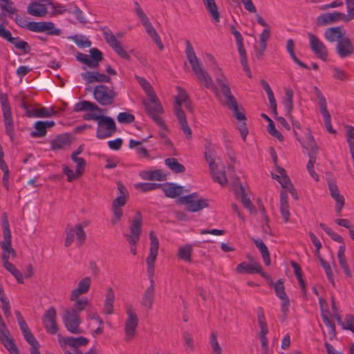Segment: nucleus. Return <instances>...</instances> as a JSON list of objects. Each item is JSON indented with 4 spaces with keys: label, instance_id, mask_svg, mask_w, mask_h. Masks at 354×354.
<instances>
[{
    "label": "nucleus",
    "instance_id": "f704fd0d",
    "mask_svg": "<svg viewBox=\"0 0 354 354\" xmlns=\"http://www.w3.org/2000/svg\"><path fill=\"white\" fill-rule=\"evenodd\" d=\"M301 143L303 147L307 151L308 156H310L311 154H317L318 147L315 143L313 136L310 133L306 134L305 140L301 142Z\"/></svg>",
    "mask_w": 354,
    "mask_h": 354
},
{
    "label": "nucleus",
    "instance_id": "f03ea898",
    "mask_svg": "<svg viewBox=\"0 0 354 354\" xmlns=\"http://www.w3.org/2000/svg\"><path fill=\"white\" fill-rule=\"evenodd\" d=\"M209 61L212 62V71L214 72L216 82L220 87L221 91L225 98V104L230 109L236 118L241 122H243L245 119V115L240 112L235 98L231 93L230 88L227 85V79L224 75L222 69L216 63L215 59L212 55H208Z\"/></svg>",
    "mask_w": 354,
    "mask_h": 354
},
{
    "label": "nucleus",
    "instance_id": "c756f323",
    "mask_svg": "<svg viewBox=\"0 0 354 354\" xmlns=\"http://www.w3.org/2000/svg\"><path fill=\"white\" fill-rule=\"evenodd\" d=\"M284 96L282 97L281 102L284 106L286 115L291 118V112L293 109V91L290 88L284 89Z\"/></svg>",
    "mask_w": 354,
    "mask_h": 354
},
{
    "label": "nucleus",
    "instance_id": "c85d7f7f",
    "mask_svg": "<svg viewBox=\"0 0 354 354\" xmlns=\"http://www.w3.org/2000/svg\"><path fill=\"white\" fill-rule=\"evenodd\" d=\"M345 251H346V248H345L344 245H341L339 247L337 254V259H338L339 266L342 269L346 277L351 278V277H352L353 274H352V272L347 263V261H346V259L345 257Z\"/></svg>",
    "mask_w": 354,
    "mask_h": 354
},
{
    "label": "nucleus",
    "instance_id": "4468645a",
    "mask_svg": "<svg viewBox=\"0 0 354 354\" xmlns=\"http://www.w3.org/2000/svg\"><path fill=\"white\" fill-rule=\"evenodd\" d=\"M91 56L82 53H77L76 59L90 68H96L99 65V62L102 60L103 56L102 52L97 48H91L90 50Z\"/></svg>",
    "mask_w": 354,
    "mask_h": 354
},
{
    "label": "nucleus",
    "instance_id": "f3484780",
    "mask_svg": "<svg viewBox=\"0 0 354 354\" xmlns=\"http://www.w3.org/2000/svg\"><path fill=\"white\" fill-rule=\"evenodd\" d=\"M309 45L313 52L321 59L326 60L328 50L325 44L313 33H308Z\"/></svg>",
    "mask_w": 354,
    "mask_h": 354
},
{
    "label": "nucleus",
    "instance_id": "79ce46f5",
    "mask_svg": "<svg viewBox=\"0 0 354 354\" xmlns=\"http://www.w3.org/2000/svg\"><path fill=\"white\" fill-rule=\"evenodd\" d=\"M3 266L15 277L18 283L21 284L24 283V276L22 273L15 267V265L10 263L9 260L3 261Z\"/></svg>",
    "mask_w": 354,
    "mask_h": 354
},
{
    "label": "nucleus",
    "instance_id": "49530a36",
    "mask_svg": "<svg viewBox=\"0 0 354 354\" xmlns=\"http://www.w3.org/2000/svg\"><path fill=\"white\" fill-rule=\"evenodd\" d=\"M71 301H74L73 308L71 309V311H75L76 313L83 311L89 305V300L86 298L77 297L75 299H70Z\"/></svg>",
    "mask_w": 354,
    "mask_h": 354
},
{
    "label": "nucleus",
    "instance_id": "0eeeda50",
    "mask_svg": "<svg viewBox=\"0 0 354 354\" xmlns=\"http://www.w3.org/2000/svg\"><path fill=\"white\" fill-rule=\"evenodd\" d=\"M142 217L140 212H137L133 218L130 226L129 232L124 234L128 242L132 254H137V244L139 242L142 232Z\"/></svg>",
    "mask_w": 354,
    "mask_h": 354
},
{
    "label": "nucleus",
    "instance_id": "473e14b6",
    "mask_svg": "<svg viewBox=\"0 0 354 354\" xmlns=\"http://www.w3.org/2000/svg\"><path fill=\"white\" fill-rule=\"evenodd\" d=\"M1 247L2 249V261L9 260L10 255L13 258L16 257V252L11 245V238H3V240L1 242Z\"/></svg>",
    "mask_w": 354,
    "mask_h": 354
},
{
    "label": "nucleus",
    "instance_id": "680f3d73",
    "mask_svg": "<svg viewBox=\"0 0 354 354\" xmlns=\"http://www.w3.org/2000/svg\"><path fill=\"white\" fill-rule=\"evenodd\" d=\"M209 344L212 349V354H222V349L217 341L216 335L212 333L209 338Z\"/></svg>",
    "mask_w": 354,
    "mask_h": 354
},
{
    "label": "nucleus",
    "instance_id": "5701e85b",
    "mask_svg": "<svg viewBox=\"0 0 354 354\" xmlns=\"http://www.w3.org/2000/svg\"><path fill=\"white\" fill-rule=\"evenodd\" d=\"M346 15L342 12H333L321 15L317 18V24L319 26H325L339 21H344Z\"/></svg>",
    "mask_w": 354,
    "mask_h": 354
},
{
    "label": "nucleus",
    "instance_id": "a18cd8bd",
    "mask_svg": "<svg viewBox=\"0 0 354 354\" xmlns=\"http://www.w3.org/2000/svg\"><path fill=\"white\" fill-rule=\"evenodd\" d=\"M69 144L67 135H59L50 141L51 149L57 150L63 149Z\"/></svg>",
    "mask_w": 354,
    "mask_h": 354
},
{
    "label": "nucleus",
    "instance_id": "72a5a7b5",
    "mask_svg": "<svg viewBox=\"0 0 354 354\" xmlns=\"http://www.w3.org/2000/svg\"><path fill=\"white\" fill-rule=\"evenodd\" d=\"M115 301V294L112 288H109L106 290L104 305V313L111 315L113 313V303Z\"/></svg>",
    "mask_w": 354,
    "mask_h": 354
},
{
    "label": "nucleus",
    "instance_id": "69168bd1",
    "mask_svg": "<svg viewBox=\"0 0 354 354\" xmlns=\"http://www.w3.org/2000/svg\"><path fill=\"white\" fill-rule=\"evenodd\" d=\"M347 15H346L345 21H348L354 19V0H346Z\"/></svg>",
    "mask_w": 354,
    "mask_h": 354
},
{
    "label": "nucleus",
    "instance_id": "bb28decb",
    "mask_svg": "<svg viewBox=\"0 0 354 354\" xmlns=\"http://www.w3.org/2000/svg\"><path fill=\"white\" fill-rule=\"evenodd\" d=\"M82 78L88 83L109 82L111 78L104 74L96 71H87L82 73Z\"/></svg>",
    "mask_w": 354,
    "mask_h": 354
},
{
    "label": "nucleus",
    "instance_id": "8fccbe9b",
    "mask_svg": "<svg viewBox=\"0 0 354 354\" xmlns=\"http://www.w3.org/2000/svg\"><path fill=\"white\" fill-rule=\"evenodd\" d=\"M10 43L17 49L21 50L24 53H28L31 50L29 44L26 41L21 40L19 37H14V40Z\"/></svg>",
    "mask_w": 354,
    "mask_h": 354
},
{
    "label": "nucleus",
    "instance_id": "9d476101",
    "mask_svg": "<svg viewBox=\"0 0 354 354\" xmlns=\"http://www.w3.org/2000/svg\"><path fill=\"white\" fill-rule=\"evenodd\" d=\"M115 132L116 124L114 120L103 115L97 122L96 137L99 139H105L112 136Z\"/></svg>",
    "mask_w": 354,
    "mask_h": 354
},
{
    "label": "nucleus",
    "instance_id": "0e129e2a",
    "mask_svg": "<svg viewBox=\"0 0 354 354\" xmlns=\"http://www.w3.org/2000/svg\"><path fill=\"white\" fill-rule=\"evenodd\" d=\"M2 227H3V238H11V232L10 230V225L7 217V214L3 213L2 215Z\"/></svg>",
    "mask_w": 354,
    "mask_h": 354
},
{
    "label": "nucleus",
    "instance_id": "6ab92c4d",
    "mask_svg": "<svg viewBox=\"0 0 354 354\" xmlns=\"http://www.w3.org/2000/svg\"><path fill=\"white\" fill-rule=\"evenodd\" d=\"M276 172L277 174L272 173V178L277 180L283 188L286 189L290 193L292 196L297 199V192L287 176L285 169L279 166H277Z\"/></svg>",
    "mask_w": 354,
    "mask_h": 354
},
{
    "label": "nucleus",
    "instance_id": "2f4dec72",
    "mask_svg": "<svg viewBox=\"0 0 354 354\" xmlns=\"http://www.w3.org/2000/svg\"><path fill=\"white\" fill-rule=\"evenodd\" d=\"M88 110L96 111L100 113H102L104 111V109L97 106L95 104L89 101L83 100L75 104L74 111L75 112H81Z\"/></svg>",
    "mask_w": 354,
    "mask_h": 354
},
{
    "label": "nucleus",
    "instance_id": "c9c22d12",
    "mask_svg": "<svg viewBox=\"0 0 354 354\" xmlns=\"http://www.w3.org/2000/svg\"><path fill=\"white\" fill-rule=\"evenodd\" d=\"M236 194L237 197L241 198L243 206L248 209L251 214L255 212V208L252 204L250 198L248 197V194L245 192L242 185H240V187L237 189L236 191Z\"/></svg>",
    "mask_w": 354,
    "mask_h": 354
},
{
    "label": "nucleus",
    "instance_id": "2eb2a0df",
    "mask_svg": "<svg viewBox=\"0 0 354 354\" xmlns=\"http://www.w3.org/2000/svg\"><path fill=\"white\" fill-rule=\"evenodd\" d=\"M86 237V233L84 230L81 229V227H77V225H75L74 227H68L66 230L64 245L66 247H68L75 238L76 243L77 245L81 246L85 242Z\"/></svg>",
    "mask_w": 354,
    "mask_h": 354
},
{
    "label": "nucleus",
    "instance_id": "3c124183",
    "mask_svg": "<svg viewBox=\"0 0 354 354\" xmlns=\"http://www.w3.org/2000/svg\"><path fill=\"white\" fill-rule=\"evenodd\" d=\"M319 262L321 263L322 267L325 271L326 275L327 277L329 282L334 286H335V280L333 278V274L330 264L322 259L321 257H318Z\"/></svg>",
    "mask_w": 354,
    "mask_h": 354
},
{
    "label": "nucleus",
    "instance_id": "39448f33",
    "mask_svg": "<svg viewBox=\"0 0 354 354\" xmlns=\"http://www.w3.org/2000/svg\"><path fill=\"white\" fill-rule=\"evenodd\" d=\"M191 186L178 185V204L185 206V208L192 212H199L208 206L207 200L200 197L197 193H192L183 196L184 193L189 192Z\"/></svg>",
    "mask_w": 354,
    "mask_h": 354
},
{
    "label": "nucleus",
    "instance_id": "5fc2aeb1",
    "mask_svg": "<svg viewBox=\"0 0 354 354\" xmlns=\"http://www.w3.org/2000/svg\"><path fill=\"white\" fill-rule=\"evenodd\" d=\"M68 38L73 40L77 46L80 48L90 47L91 46V42L82 35H75L74 36H71Z\"/></svg>",
    "mask_w": 354,
    "mask_h": 354
},
{
    "label": "nucleus",
    "instance_id": "338daca9",
    "mask_svg": "<svg viewBox=\"0 0 354 354\" xmlns=\"http://www.w3.org/2000/svg\"><path fill=\"white\" fill-rule=\"evenodd\" d=\"M140 83L142 87L143 88V89L145 90V91L146 92L147 97H155L156 93L153 91L152 87L150 85V84L147 80H145V79H141L140 81Z\"/></svg>",
    "mask_w": 354,
    "mask_h": 354
},
{
    "label": "nucleus",
    "instance_id": "f257e3e1",
    "mask_svg": "<svg viewBox=\"0 0 354 354\" xmlns=\"http://www.w3.org/2000/svg\"><path fill=\"white\" fill-rule=\"evenodd\" d=\"M150 248L149 253L146 259L147 266V273L150 280L149 286L145 290L143 297L142 298L141 304L149 309L152 308L154 300L155 286L153 277L154 274V263L156 261L158 249L159 241L153 231L149 232Z\"/></svg>",
    "mask_w": 354,
    "mask_h": 354
},
{
    "label": "nucleus",
    "instance_id": "e433bc0d",
    "mask_svg": "<svg viewBox=\"0 0 354 354\" xmlns=\"http://www.w3.org/2000/svg\"><path fill=\"white\" fill-rule=\"evenodd\" d=\"M315 95H316V97L317 99V103L319 108L320 113L322 114V117H326L328 115H330L329 112L327 110V103L326 100L322 93L321 91L317 88H314Z\"/></svg>",
    "mask_w": 354,
    "mask_h": 354
},
{
    "label": "nucleus",
    "instance_id": "37998d69",
    "mask_svg": "<svg viewBox=\"0 0 354 354\" xmlns=\"http://www.w3.org/2000/svg\"><path fill=\"white\" fill-rule=\"evenodd\" d=\"M253 241H254L255 245L259 250V251L261 254V256H262V259H263L265 264L266 266H270V253H269L267 246L260 239H254Z\"/></svg>",
    "mask_w": 354,
    "mask_h": 354
},
{
    "label": "nucleus",
    "instance_id": "c03bdc74",
    "mask_svg": "<svg viewBox=\"0 0 354 354\" xmlns=\"http://www.w3.org/2000/svg\"><path fill=\"white\" fill-rule=\"evenodd\" d=\"M294 48H295L294 41L291 39H288L286 41V50H287L288 53H289L291 59L293 60V62L295 64H297L300 67H301L303 68H306V69L308 68V66L306 64H304V62L300 61L296 57L295 52H294Z\"/></svg>",
    "mask_w": 354,
    "mask_h": 354
},
{
    "label": "nucleus",
    "instance_id": "774afa93",
    "mask_svg": "<svg viewBox=\"0 0 354 354\" xmlns=\"http://www.w3.org/2000/svg\"><path fill=\"white\" fill-rule=\"evenodd\" d=\"M342 326L344 328L350 330L354 333V316L347 315Z\"/></svg>",
    "mask_w": 354,
    "mask_h": 354
},
{
    "label": "nucleus",
    "instance_id": "603ef678",
    "mask_svg": "<svg viewBox=\"0 0 354 354\" xmlns=\"http://www.w3.org/2000/svg\"><path fill=\"white\" fill-rule=\"evenodd\" d=\"M35 131L30 132V136L33 138L43 137L46 134V130L44 121H37L35 123Z\"/></svg>",
    "mask_w": 354,
    "mask_h": 354
},
{
    "label": "nucleus",
    "instance_id": "f8f14e48",
    "mask_svg": "<svg viewBox=\"0 0 354 354\" xmlns=\"http://www.w3.org/2000/svg\"><path fill=\"white\" fill-rule=\"evenodd\" d=\"M63 322L67 330L73 334H81L82 330L80 327L81 319L75 311L66 310L63 315Z\"/></svg>",
    "mask_w": 354,
    "mask_h": 354
},
{
    "label": "nucleus",
    "instance_id": "cd10ccee",
    "mask_svg": "<svg viewBox=\"0 0 354 354\" xmlns=\"http://www.w3.org/2000/svg\"><path fill=\"white\" fill-rule=\"evenodd\" d=\"M141 24L145 27L146 32L149 35V36L153 39V41L156 44L160 49L163 48V45L161 42L160 37L158 36L156 30L154 29L151 23L149 21L147 17L144 19L140 20Z\"/></svg>",
    "mask_w": 354,
    "mask_h": 354
},
{
    "label": "nucleus",
    "instance_id": "20e7f679",
    "mask_svg": "<svg viewBox=\"0 0 354 354\" xmlns=\"http://www.w3.org/2000/svg\"><path fill=\"white\" fill-rule=\"evenodd\" d=\"M15 23L21 28L36 32H46L49 35H59L61 30L55 28L51 21H28L24 15L17 14L15 17Z\"/></svg>",
    "mask_w": 354,
    "mask_h": 354
},
{
    "label": "nucleus",
    "instance_id": "de8ad7c7",
    "mask_svg": "<svg viewBox=\"0 0 354 354\" xmlns=\"http://www.w3.org/2000/svg\"><path fill=\"white\" fill-rule=\"evenodd\" d=\"M162 192L166 197L175 198L177 197V185L172 183H163Z\"/></svg>",
    "mask_w": 354,
    "mask_h": 354
},
{
    "label": "nucleus",
    "instance_id": "ddd939ff",
    "mask_svg": "<svg viewBox=\"0 0 354 354\" xmlns=\"http://www.w3.org/2000/svg\"><path fill=\"white\" fill-rule=\"evenodd\" d=\"M148 102H144L147 113L151 117V118L159 126H162L163 121L159 116V114L162 111V108L160 104L158 102L156 95H155L154 97H148Z\"/></svg>",
    "mask_w": 354,
    "mask_h": 354
},
{
    "label": "nucleus",
    "instance_id": "4c0bfd02",
    "mask_svg": "<svg viewBox=\"0 0 354 354\" xmlns=\"http://www.w3.org/2000/svg\"><path fill=\"white\" fill-rule=\"evenodd\" d=\"M5 17L6 14L1 12L0 14V37L10 43L14 40V37L12 36L11 32L5 27L8 24V21Z\"/></svg>",
    "mask_w": 354,
    "mask_h": 354
},
{
    "label": "nucleus",
    "instance_id": "09e8293b",
    "mask_svg": "<svg viewBox=\"0 0 354 354\" xmlns=\"http://www.w3.org/2000/svg\"><path fill=\"white\" fill-rule=\"evenodd\" d=\"M309 160L308 161L306 169L310 176L316 181H318L319 178L318 174L315 171L314 167L317 161V155L311 154L308 156Z\"/></svg>",
    "mask_w": 354,
    "mask_h": 354
},
{
    "label": "nucleus",
    "instance_id": "e2e57ef3",
    "mask_svg": "<svg viewBox=\"0 0 354 354\" xmlns=\"http://www.w3.org/2000/svg\"><path fill=\"white\" fill-rule=\"evenodd\" d=\"M63 172L67 176V180L68 182H72L80 177L82 174H77V170L74 172L72 169H71L68 166L64 165H63Z\"/></svg>",
    "mask_w": 354,
    "mask_h": 354
},
{
    "label": "nucleus",
    "instance_id": "423d86ee",
    "mask_svg": "<svg viewBox=\"0 0 354 354\" xmlns=\"http://www.w3.org/2000/svg\"><path fill=\"white\" fill-rule=\"evenodd\" d=\"M179 107H183L188 111L192 109V102L186 91L178 87V126L187 140L191 139L192 131L186 122L185 115Z\"/></svg>",
    "mask_w": 354,
    "mask_h": 354
},
{
    "label": "nucleus",
    "instance_id": "a211bd4d",
    "mask_svg": "<svg viewBox=\"0 0 354 354\" xmlns=\"http://www.w3.org/2000/svg\"><path fill=\"white\" fill-rule=\"evenodd\" d=\"M56 319L57 313L54 307L48 308L44 315L43 324L46 331L50 334L54 335L58 331Z\"/></svg>",
    "mask_w": 354,
    "mask_h": 354
},
{
    "label": "nucleus",
    "instance_id": "4be33fe9",
    "mask_svg": "<svg viewBox=\"0 0 354 354\" xmlns=\"http://www.w3.org/2000/svg\"><path fill=\"white\" fill-rule=\"evenodd\" d=\"M92 279L91 277L82 278L77 283L70 295V299H75L80 295L87 293L91 286Z\"/></svg>",
    "mask_w": 354,
    "mask_h": 354
},
{
    "label": "nucleus",
    "instance_id": "bf43d9fd",
    "mask_svg": "<svg viewBox=\"0 0 354 354\" xmlns=\"http://www.w3.org/2000/svg\"><path fill=\"white\" fill-rule=\"evenodd\" d=\"M117 120L121 124H131L134 121L135 117L129 113L121 112L118 115Z\"/></svg>",
    "mask_w": 354,
    "mask_h": 354
},
{
    "label": "nucleus",
    "instance_id": "b1692460",
    "mask_svg": "<svg viewBox=\"0 0 354 354\" xmlns=\"http://www.w3.org/2000/svg\"><path fill=\"white\" fill-rule=\"evenodd\" d=\"M337 53L342 58L350 56L354 53V46L347 37H344L337 44Z\"/></svg>",
    "mask_w": 354,
    "mask_h": 354
},
{
    "label": "nucleus",
    "instance_id": "9b49d317",
    "mask_svg": "<svg viewBox=\"0 0 354 354\" xmlns=\"http://www.w3.org/2000/svg\"><path fill=\"white\" fill-rule=\"evenodd\" d=\"M95 100L102 106L112 104L116 96V93L103 84L97 85L93 91Z\"/></svg>",
    "mask_w": 354,
    "mask_h": 354
},
{
    "label": "nucleus",
    "instance_id": "a19ab883",
    "mask_svg": "<svg viewBox=\"0 0 354 354\" xmlns=\"http://www.w3.org/2000/svg\"><path fill=\"white\" fill-rule=\"evenodd\" d=\"M205 8L216 22L220 21V14L215 0H202Z\"/></svg>",
    "mask_w": 354,
    "mask_h": 354
},
{
    "label": "nucleus",
    "instance_id": "7ed1b4c3",
    "mask_svg": "<svg viewBox=\"0 0 354 354\" xmlns=\"http://www.w3.org/2000/svg\"><path fill=\"white\" fill-rule=\"evenodd\" d=\"M186 50L185 53L187 59L192 67V69L197 77L198 81L207 88L214 90L215 86L213 80L207 71H205L201 66V64L196 56L194 48L189 41H185Z\"/></svg>",
    "mask_w": 354,
    "mask_h": 354
},
{
    "label": "nucleus",
    "instance_id": "6e6552de",
    "mask_svg": "<svg viewBox=\"0 0 354 354\" xmlns=\"http://www.w3.org/2000/svg\"><path fill=\"white\" fill-rule=\"evenodd\" d=\"M125 313L127 318L124 321V340L127 342H131L136 335V330L138 326L139 319L131 304L126 305Z\"/></svg>",
    "mask_w": 354,
    "mask_h": 354
},
{
    "label": "nucleus",
    "instance_id": "6e6d98bb",
    "mask_svg": "<svg viewBox=\"0 0 354 354\" xmlns=\"http://www.w3.org/2000/svg\"><path fill=\"white\" fill-rule=\"evenodd\" d=\"M192 252V247L191 245H187L182 247L178 249V258L182 259L185 261H190Z\"/></svg>",
    "mask_w": 354,
    "mask_h": 354
},
{
    "label": "nucleus",
    "instance_id": "393cba45",
    "mask_svg": "<svg viewBox=\"0 0 354 354\" xmlns=\"http://www.w3.org/2000/svg\"><path fill=\"white\" fill-rule=\"evenodd\" d=\"M168 174L162 169L144 170L140 173V176L149 181H164L167 179Z\"/></svg>",
    "mask_w": 354,
    "mask_h": 354
},
{
    "label": "nucleus",
    "instance_id": "864d4df0",
    "mask_svg": "<svg viewBox=\"0 0 354 354\" xmlns=\"http://www.w3.org/2000/svg\"><path fill=\"white\" fill-rule=\"evenodd\" d=\"M0 8L2 12H7L10 17L17 12V9L13 7V2L10 0H0Z\"/></svg>",
    "mask_w": 354,
    "mask_h": 354
},
{
    "label": "nucleus",
    "instance_id": "7c9ffc66",
    "mask_svg": "<svg viewBox=\"0 0 354 354\" xmlns=\"http://www.w3.org/2000/svg\"><path fill=\"white\" fill-rule=\"evenodd\" d=\"M27 12L29 15L32 16L44 17L47 14V8L44 4L34 1L28 6Z\"/></svg>",
    "mask_w": 354,
    "mask_h": 354
},
{
    "label": "nucleus",
    "instance_id": "052dcab7",
    "mask_svg": "<svg viewBox=\"0 0 354 354\" xmlns=\"http://www.w3.org/2000/svg\"><path fill=\"white\" fill-rule=\"evenodd\" d=\"M1 344L7 348L10 354H20L17 346L11 337L6 339Z\"/></svg>",
    "mask_w": 354,
    "mask_h": 354
},
{
    "label": "nucleus",
    "instance_id": "a878e982",
    "mask_svg": "<svg viewBox=\"0 0 354 354\" xmlns=\"http://www.w3.org/2000/svg\"><path fill=\"white\" fill-rule=\"evenodd\" d=\"M345 37V32L342 31L340 26L331 27L327 28L324 32L325 39L330 43L339 42Z\"/></svg>",
    "mask_w": 354,
    "mask_h": 354
},
{
    "label": "nucleus",
    "instance_id": "13d9d810",
    "mask_svg": "<svg viewBox=\"0 0 354 354\" xmlns=\"http://www.w3.org/2000/svg\"><path fill=\"white\" fill-rule=\"evenodd\" d=\"M183 346L187 352H190L194 349V339L192 335L188 333L183 334Z\"/></svg>",
    "mask_w": 354,
    "mask_h": 354
},
{
    "label": "nucleus",
    "instance_id": "ea45409f",
    "mask_svg": "<svg viewBox=\"0 0 354 354\" xmlns=\"http://www.w3.org/2000/svg\"><path fill=\"white\" fill-rule=\"evenodd\" d=\"M56 114V112L53 109H48L43 107L41 109H34L32 110L27 111V115L28 117L35 118H48Z\"/></svg>",
    "mask_w": 354,
    "mask_h": 354
},
{
    "label": "nucleus",
    "instance_id": "1a4fd4ad",
    "mask_svg": "<svg viewBox=\"0 0 354 354\" xmlns=\"http://www.w3.org/2000/svg\"><path fill=\"white\" fill-rule=\"evenodd\" d=\"M205 155L206 160L209 164L211 175L213 180L222 186L225 185L227 183V180L223 170L224 167L215 162V151L212 149H209L205 151Z\"/></svg>",
    "mask_w": 354,
    "mask_h": 354
},
{
    "label": "nucleus",
    "instance_id": "412c9836",
    "mask_svg": "<svg viewBox=\"0 0 354 354\" xmlns=\"http://www.w3.org/2000/svg\"><path fill=\"white\" fill-rule=\"evenodd\" d=\"M236 271L241 274H253L259 273L265 278H268L267 274L262 272L261 266L254 261H251L250 263L242 262L236 267Z\"/></svg>",
    "mask_w": 354,
    "mask_h": 354
},
{
    "label": "nucleus",
    "instance_id": "58836bf2",
    "mask_svg": "<svg viewBox=\"0 0 354 354\" xmlns=\"http://www.w3.org/2000/svg\"><path fill=\"white\" fill-rule=\"evenodd\" d=\"M63 342L71 347L77 348L80 346H86L88 343V339L84 337H68L63 339Z\"/></svg>",
    "mask_w": 354,
    "mask_h": 354
},
{
    "label": "nucleus",
    "instance_id": "dca6fc26",
    "mask_svg": "<svg viewBox=\"0 0 354 354\" xmlns=\"http://www.w3.org/2000/svg\"><path fill=\"white\" fill-rule=\"evenodd\" d=\"M104 37L108 44L113 49L116 54L124 59H130V55L122 48L120 41L110 30L104 32Z\"/></svg>",
    "mask_w": 354,
    "mask_h": 354
},
{
    "label": "nucleus",
    "instance_id": "4d7b16f0",
    "mask_svg": "<svg viewBox=\"0 0 354 354\" xmlns=\"http://www.w3.org/2000/svg\"><path fill=\"white\" fill-rule=\"evenodd\" d=\"M267 48V43L264 41H257L254 46L255 55L258 59H261Z\"/></svg>",
    "mask_w": 354,
    "mask_h": 354
},
{
    "label": "nucleus",
    "instance_id": "aec40b11",
    "mask_svg": "<svg viewBox=\"0 0 354 354\" xmlns=\"http://www.w3.org/2000/svg\"><path fill=\"white\" fill-rule=\"evenodd\" d=\"M272 286L274 287L276 295L281 301V312L286 315L289 310L290 300L284 291L283 281L281 279H278L275 283L272 282Z\"/></svg>",
    "mask_w": 354,
    "mask_h": 354
}]
</instances>
